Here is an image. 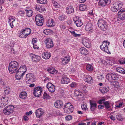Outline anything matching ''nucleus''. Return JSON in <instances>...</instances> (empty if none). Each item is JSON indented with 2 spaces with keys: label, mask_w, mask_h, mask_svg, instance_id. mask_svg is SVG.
<instances>
[{
  "label": "nucleus",
  "mask_w": 125,
  "mask_h": 125,
  "mask_svg": "<svg viewBox=\"0 0 125 125\" xmlns=\"http://www.w3.org/2000/svg\"><path fill=\"white\" fill-rule=\"evenodd\" d=\"M18 67V63L15 61H13L9 64V70L11 73H12L16 72Z\"/></svg>",
  "instance_id": "obj_1"
},
{
  "label": "nucleus",
  "mask_w": 125,
  "mask_h": 125,
  "mask_svg": "<svg viewBox=\"0 0 125 125\" xmlns=\"http://www.w3.org/2000/svg\"><path fill=\"white\" fill-rule=\"evenodd\" d=\"M119 76L117 73H108L106 75V78L110 83H113V80H116L119 78Z\"/></svg>",
  "instance_id": "obj_2"
},
{
  "label": "nucleus",
  "mask_w": 125,
  "mask_h": 125,
  "mask_svg": "<svg viewBox=\"0 0 125 125\" xmlns=\"http://www.w3.org/2000/svg\"><path fill=\"white\" fill-rule=\"evenodd\" d=\"M97 24L99 27L104 31L107 30L108 28L107 22L102 19L99 20Z\"/></svg>",
  "instance_id": "obj_3"
},
{
  "label": "nucleus",
  "mask_w": 125,
  "mask_h": 125,
  "mask_svg": "<svg viewBox=\"0 0 125 125\" xmlns=\"http://www.w3.org/2000/svg\"><path fill=\"white\" fill-rule=\"evenodd\" d=\"M123 5L122 2L119 1L116 2L114 4L111 8V10L113 12H116L120 9Z\"/></svg>",
  "instance_id": "obj_4"
},
{
  "label": "nucleus",
  "mask_w": 125,
  "mask_h": 125,
  "mask_svg": "<svg viewBox=\"0 0 125 125\" xmlns=\"http://www.w3.org/2000/svg\"><path fill=\"white\" fill-rule=\"evenodd\" d=\"M14 110V106L12 105H10L4 108L3 113L6 115H8L13 113Z\"/></svg>",
  "instance_id": "obj_5"
},
{
  "label": "nucleus",
  "mask_w": 125,
  "mask_h": 125,
  "mask_svg": "<svg viewBox=\"0 0 125 125\" xmlns=\"http://www.w3.org/2000/svg\"><path fill=\"white\" fill-rule=\"evenodd\" d=\"M110 44L109 42L104 41L102 42V44L100 46V48L102 50L108 53L110 52L108 50V46Z\"/></svg>",
  "instance_id": "obj_6"
},
{
  "label": "nucleus",
  "mask_w": 125,
  "mask_h": 125,
  "mask_svg": "<svg viewBox=\"0 0 125 125\" xmlns=\"http://www.w3.org/2000/svg\"><path fill=\"white\" fill-rule=\"evenodd\" d=\"M8 96L2 97L0 98V108H2L8 103Z\"/></svg>",
  "instance_id": "obj_7"
},
{
  "label": "nucleus",
  "mask_w": 125,
  "mask_h": 125,
  "mask_svg": "<svg viewBox=\"0 0 125 125\" xmlns=\"http://www.w3.org/2000/svg\"><path fill=\"white\" fill-rule=\"evenodd\" d=\"M36 24L38 26H41L43 24V19L40 15H37L35 17Z\"/></svg>",
  "instance_id": "obj_8"
},
{
  "label": "nucleus",
  "mask_w": 125,
  "mask_h": 125,
  "mask_svg": "<svg viewBox=\"0 0 125 125\" xmlns=\"http://www.w3.org/2000/svg\"><path fill=\"white\" fill-rule=\"evenodd\" d=\"M26 80L27 82V81L29 82H32L36 80V79L33 74L29 73L26 75Z\"/></svg>",
  "instance_id": "obj_9"
},
{
  "label": "nucleus",
  "mask_w": 125,
  "mask_h": 125,
  "mask_svg": "<svg viewBox=\"0 0 125 125\" xmlns=\"http://www.w3.org/2000/svg\"><path fill=\"white\" fill-rule=\"evenodd\" d=\"M42 90V88L39 86L35 88L34 89L33 94L36 97L40 96Z\"/></svg>",
  "instance_id": "obj_10"
},
{
  "label": "nucleus",
  "mask_w": 125,
  "mask_h": 125,
  "mask_svg": "<svg viewBox=\"0 0 125 125\" xmlns=\"http://www.w3.org/2000/svg\"><path fill=\"white\" fill-rule=\"evenodd\" d=\"M44 42L46 44V46L47 48H51L54 45L52 40L50 38L46 39Z\"/></svg>",
  "instance_id": "obj_11"
},
{
  "label": "nucleus",
  "mask_w": 125,
  "mask_h": 125,
  "mask_svg": "<svg viewBox=\"0 0 125 125\" xmlns=\"http://www.w3.org/2000/svg\"><path fill=\"white\" fill-rule=\"evenodd\" d=\"M85 30L88 33L92 32L93 31V29L92 24L90 23L87 24L85 26Z\"/></svg>",
  "instance_id": "obj_12"
},
{
  "label": "nucleus",
  "mask_w": 125,
  "mask_h": 125,
  "mask_svg": "<svg viewBox=\"0 0 125 125\" xmlns=\"http://www.w3.org/2000/svg\"><path fill=\"white\" fill-rule=\"evenodd\" d=\"M46 87L50 92L53 93L55 90V87L54 85L51 83H48L47 84Z\"/></svg>",
  "instance_id": "obj_13"
},
{
  "label": "nucleus",
  "mask_w": 125,
  "mask_h": 125,
  "mask_svg": "<svg viewBox=\"0 0 125 125\" xmlns=\"http://www.w3.org/2000/svg\"><path fill=\"white\" fill-rule=\"evenodd\" d=\"M118 14L120 19L123 20L125 19V10L121 9L118 12Z\"/></svg>",
  "instance_id": "obj_14"
},
{
  "label": "nucleus",
  "mask_w": 125,
  "mask_h": 125,
  "mask_svg": "<svg viewBox=\"0 0 125 125\" xmlns=\"http://www.w3.org/2000/svg\"><path fill=\"white\" fill-rule=\"evenodd\" d=\"M55 107L57 108H62L63 106L62 102L60 100H58L55 101L54 103Z\"/></svg>",
  "instance_id": "obj_15"
},
{
  "label": "nucleus",
  "mask_w": 125,
  "mask_h": 125,
  "mask_svg": "<svg viewBox=\"0 0 125 125\" xmlns=\"http://www.w3.org/2000/svg\"><path fill=\"white\" fill-rule=\"evenodd\" d=\"M70 82L69 79L68 78L67 76L63 74L62 75L61 80L62 83L63 84H67Z\"/></svg>",
  "instance_id": "obj_16"
},
{
  "label": "nucleus",
  "mask_w": 125,
  "mask_h": 125,
  "mask_svg": "<svg viewBox=\"0 0 125 125\" xmlns=\"http://www.w3.org/2000/svg\"><path fill=\"white\" fill-rule=\"evenodd\" d=\"M35 113L36 117L38 118H39L43 114L44 112L42 109L40 108L37 110Z\"/></svg>",
  "instance_id": "obj_17"
},
{
  "label": "nucleus",
  "mask_w": 125,
  "mask_h": 125,
  "mask_svg": "<svg viewBox=\"0 0 125 125\" xmlns=\"http://www.w3.org/2000/svg\"><path fill=\"white\" fill-rule=\"evenodd\" d=\"M83 43L86 47L89 48L91 47V44L89 39L87 38H84L83 40Z\"/></svg>",
  "instance_id": "obj_18"
},
{
  "label": "nucleus",
  "mask_w": 125,
  "mask_h": 125,
  "mask_svg": "<svg viewBox=\"0 0 125 125\" xmlns=\"http://www.w3.org/2000/svg\"><path fill=\"white\" fill-rule=\"evenodd\" d=\"M35 8L36 10L41 12H43L45 10V9L43 6L39 5H36Z\"/></svg>",
  "instance_id": "obj_19"
},
{
  "label": "nucleus",
  "mask_w": 125,
  "mask_h": 125,
  "mask_svg": "<svg viewBox=\"0 0 125 125\" xmlns=\"http://www.w3.org/2000/svg\"><path fill=\"white\" fill-rule=\"evenodd\" d=\"M26 66L24 65H23L20 67V68L17 71L22 73V74H23V75H24L26 71Z\"/></svg>",
  "instance_id": "obj_20"
},
{
  "label": "nucleus",
  "mask_w": 125,
  "mask_h": 125,
  "mask_svg": "<svg viewBox=\"0 0 125 125\" xmlns=\"http://www.w3.org/2000/svg\"><path fill=\"white\" fill-rule=\"evenodd\" d=\"M90 103L91 110L93 111L97 107V104L95 102L91 101V100L90 101Z\"/></svg>",
  "instance_id": "obj_21"
},
{
  "label": "nucleus",
  "mask_w": 125,
  "mask_h": 125,
  "mask_svg": "<svg viewBox=\"0 0 125 125\" xmlns=\"http://www.w3.org/2000/svg\"><path fill=\"white\" fill-rule=\"evenodd\" d=\"M110 2V0H100L99 3L100 6H105L107 4H109Z\"/></svg>",
  "instance_id": "obj_22"
},
{
  "label": "nucleus",
  "mask_w": 125,
  "mask_h": 125,
  "mask_svg": "<svg viewBox=\"0 0 125 125\" xmlns=\"http://www.w3.org/2000/svg\"><path fill=\"white\" fill-rule=\"evenodd\" d=\"M73 21L76 26L78 27H81L83 25V22L80 18H78L77 20H75V18L73 19Z\"/></svg>",
  "instance_id": "obj_23"
},
{
  "label": "nucleus",
  "mask_w": 125,
  "mask_h": 125,
  "mask_svg": "<svg viewBox=\"0 0 125 125\" xmlns=\"http://www.w3.org/2000/svg\"><path fill=\"white\" fill-rule=\"evenodd\" d=\"M70 58L69 56L68 55L64 57L62 61V63L63 64L65 65L68 63L70 61Z\"/></svg>",
  "instance_id": "obj_24"
},
{
  "label": "nucleus",
  "mask_w": 125,
  "mask_h": 125,
  "mask_svg": "<svg viewBox=\"0 0 125 125\" xmlns=\"http://www.w3.org/2000/svg\"><path fill=\"white\" fill-rule=\"evenodd\" d=\"M42 56L43 58L45 59H48L51 56L50 53L48 52H44L42 54Z\"/></svg>",
  "instance_id": "obj_25"
},
{
  "label": "nucleus",
  "mask_w": 125,
  "mask_h": 125,
  "mask_svg": "<svg viewBox=\"0 0 125 125\" xmlns=\"http://www.w3.org/2000/svg\"><path fill=\"white\" fill-rule=\"evenodd\" d=\"M30 55L33 61L36 62L39 61L40 60V56L36 55L32 53Z\"/></svg>",
  "instance_id": "obj_26"
},
{
  "label": "nucleus",
  "mask_w": 125,
  "mask_h": 125,
  "mask_svg": "<svg viewBox=\"0 0 125 125\" xmlns=\"http://www.w3.org/2000/svg\"><path fill=\"white\" fill-rule=\"evenodd\" d=\"M84 80L89 83H92L93 82V80L92 78L89 75H86V76L84 79Z\"/></svg>",
  "instance_id": "obj_27"
},
{
  "label": "nucleus",
  "mask_w": 125,
  "mask_h": 125,
  "mask_svg": "<svg viewBox=\"0 0 125 125\" xmlns=\"http://www.w3.org/2000/svg\"><path fill=\"white\" fill-rule=\"evenodd\" d=\"M55 22L52 19H49L48 22L47 23V25L48 27H52L54 26Z\"/></svg>",
  "instance_id": "obj_28"
},
{
  "label": "nucleus",
  "mask_w": 125,
  "mask_h": 125,
  "mask_svg": "<svg viewBox=\"0 0 125 125\" xmlns=\"http://www.w3.org/2000/svg\"><path fill=\"white\" fill-rule=\"evenodd\" d=\"M80 51L81 54L82 55H86L88 54V51L84 48H81L80 49Z\"/></svg>",
  "instance_id": "obj_29"
},
{
  "label": "nucleus",
  "mask_w": 125,
  "mask_h": 125,
  "mask_svg": "<svg viewBox=\"0 0 125 125\" xmlns=\"http://www.w3.org/2000/svg\"><path fill=\"white\" fill-rule=\"evenodd\" d=\"M99 90L100 92L104 94L107 92L109 90V89L108 87H100Z\"/></svg>",
  "instance_id": "obj_30"
},
{
  "label": "nucleus",
  "mask_w": 125,
  "mask_h": 125,
  "mask_svg": "<svg viewBox=\"0 0 125 125\" xmlns=\"http://www.w3.org/2000/svg\"><path fill=\"white\" fill-rule=\"evenodd\" d=\"M74 12L73 8L72 6L67 7L66 9V12L68 14L73 13Z\"/></svg>",
  "instance_id": "obj_31"
},
{
  "label": "nucleus",
  "mask_w": 125,
  "mask_h": 125,
  "mask_svg": "<svg viewBox=\"0 0 125 125\" xmlns=\"http://www.w3.org/2000/svg\"><path fill=\"white\" fill-rule=\"evenodd\" d=\"M73 107V106L72 105L71 103H67L65 104L64 105V106L63 107V109L64 110V111H67V109L69 108L70 107Z\"/></svg>",
  "instance_id": "obj_32"
},
{
  "label": "nucleus",
  "mask_w": 125,
  "mask_h": 125,
  "mask_svg": "<svg viewBox=\"0 0 125 125\" xmlns=\"http://www.w3.org/2000/svg\"><path fill=\"white\" fill-rule=\"evenodd\" d=\"M25 10L26 12V15L27 16L30 17L32 15L33 12L31 9L28 8L25 9Z\"/></svg>",
  "instance_id": "obj_33"
},
{
  "label": "nucleus",
  "mask_w": 125,
  "mask_h": 125,
  "mask_svg": "<svg viewBox=\"0 0 125 125\" xmlns=\"http://www.w3.org/2000/svg\"><path fill=\"white\" fill-rule=\"evenodd\" d=\"M20 73L17 71L16 73L15 77L16 79L18 80H20L21 78L22 77L23 75V74Z\"/></svg>",
  "instance_id": "obj_34"
},
{
  "label": "nucleus",
  "mask_w": 125,
  "mask_h": 125,
  "mask_svg": "<svg viewBox=\"0 0 125 125\" xmlns=\"http://www.w3.org/2000/svg\"><path fill=\"white\" fill-rule=\"evenodd\" d=\"M22 30L24 32L25 34L27 37L30 34L31 32V30L29 28H26L25 29Z\"/></svg>",
  "instance_id": "obj_35"
},
{
  "label": "nucleus",
  "mask_w": 125,
  "mask_h": 125,
  "mask_svg": "<svg viewBox=\"0 0 125 125\" xmlns=\"http://www.w3.org/2000/svg\"><path fill=\"white\" fill-rule=\"evenodd\" d=\"M116 70L118 72L121 73L125 74V70L121 67H118L116 68Z\"/></svg>",
  "instance_id": "obj_36"
},
{
  "label": "nucleus",
  "mask_w": 125,
  "mask_h": 125,
  "mask_svg": "<svg viewBox=\"0 0 125 125\" xmlns=\"http://www.w3.org/2000/svg\"><path fill=\"white\" fill-rule=\"evenodd\" d=\"M26 97L27 93L25 92H22L19 95L20 97L22 99H24L26 98Z\"/></svg>",
  "instance_id": "obj_37"
},
{
  "label": "nucleus",
  "mask_w": 125,
  "mask_h": 125,
  "mask_svg": "<svg viewBox=\"0 0 125 125\" xmlns=\"http://www.w3.org/2000/svg\"><path fill=\"white\" fill-rule=\"evenodd\" d=\"M92 65L90 64H87L86 65V68L87 70L90 72L92 71L93 70L94 68Z\"/></svg>",
  "instance_id": "obj_38"
},
{
  "label": "nucleus",
  "mask_w": 125,
  "mask_h": 125,
  "mask_svg": "<svg viewBox=\"0 0 125 125\" xmlns=\"http://www.w3.org/2000/svg\"><path fill=\"white\" fill-rule=\"evenodd\" d=\"M47 70L49 72L52 74H55L57 73V71L53 68H51L49 69H48Z\"/></svg>",
  "instance_id": "obj_39"
},
{
  "label": "nucleus",
  "mask_w": 125,
  "mask_h": 125,
  "mask_svg": "<svg viewBox=\"0 0 125 125\" xmlns=\"http://www.w3.org/2000/svg\"><path fill=\"white\" fill-rule=\"evenodd\" d=\"M67 109V111H64V112L65 113L70 114L72 113L73 110V107H70L69 108H68Z\"/></svg>",
  "instance_id": "obj_40"
},
{
  "label": "nucleus",
  "mask_w": 125,
  "mask_h": 125,
  "mask_svg": "<svg viewBox=\"0 0 125 125\" xmlns=\"http://www.w3.org/2000/svg\"><path fill=\"white\" fill-rule=\"evenodd\" d=\"M86 6L85 4H82L80 6L79 9L81 10L84 11L86 9Z\"/></svg>",
  "instance_id": "obj_41"
},
{
  "label": "nucleus",
  "mask_w": 125,
  "mask_h": 125,
  "mask_svg": "<svg viewBox=\"0 0 125 125\" xmlns=\"http://www.w3.org/2000/svg\"><path fill=\"white\" fill-rule=\"evenodd\" d=\"M19 37L20 38H26L27 37L26 35L25 34L23 30H22L20 32Z\"/></svg>",
  "instance_id": "obj_42"
},
{
  "label": "nucleus",
  "mask_w": 125,
  "mask_h": 125,
  "mask_svg": "<svg viewBox=\"0 0 125 125\" xmlns=\"http://www.w3.org/2000/svg\"><path fill=\"white\" fill-rule=\"evenodd\" d=\"M43 96V98L44 99H50L51 97L49 95V94H47V93L45 92H44Z\"/></svg>",
  "instance_id": "obj_43"
},
{
  "label": "nucleus",
  "mask_w": 125,
  "mask_h": 125,
  "mask_svg": "<svg viewBox=\"0 0 125 125\" xmlns=\"http://www.w3.org/2000/svg\"><path fill=\"white\" fill-rule=\"evenodd\" d=\"M105 108L107 109H108L111 107L110 103L108 101H106L104 103Z\"/></svg>",
  "instance_id": "obj_44"
},
{
  "label": "nucleus",
  "mask_w": 125,
  "mask_h": 125,
  "mask_svg": "<svg viewBox=\"0 0 125 125\" xmlns=\"http://www.w3.org/2000/svg\"><path fill=\"white\" fill-rule=\"evenodd\" d=\"M11 90L9 87H6L4 90V92L6 94H10Z\"/></svg>",
  "instance_id": "obj_45"
},
{
  "label": "nucleus",
  "mask_w": 125,
  "mask_h": 125,
  "mask_svg": "<svg viewBox=\"0 0 125 125\" xmlns=\"http://www.w3.org/2000/svg\"><path fill=\"white\" fill-rule=\"evenodd\" d=\"M38 3L41 4H45L47 3V0H37Z\"/></svg>",
  "instance_id": "obj_46"
},
{
  "label": "nucleus",
  "mask_w": 125,
  "mask_h": 125,
  "mask_svg": "<svg viewBox=\"0 0 125 125\" xmlns=\"http://www.w3.org/2000/svg\"><path fill=\"white\" fill-rule=\"evenodd\" d=\"M66 18V16L64 15H63L60 16L59 19L60 21H64L65 20Z\"/></svg>",
  "instance_id": "obj_47"
},
{
  "label": "nucleus",
  "mask_w": 125,
  "mask_h": 125,
  "mask_svg": "<svg viewBox=\"0 0 125 125\" xmlns=\"http://www.w3.org/2000/svg\"><path fill=\"white\" fill-rule=\"evenodd\" d=\"M71 33L74 37H80L81 35L80 34H77L75 33L74 31H70Z\"/></svg>",
  "instance_id": "obj_48"
},
{
  "label": "nucleus",
  "mask_w": 125,
  "mask_h": 125,
  "mask_svg": "<svg viewBox=\"0 0 125 125\" xmlns=\"http://www.w3.org/2000/svg\"><path fill=\"white\" fill-rule=\"evenodd\" d=\"M118 62L121 64L125 63V58H122L119 60Z\"/></svg>",
  "instance_id": "obj_49"
},
{
  "label": "nucleus",
  "mask_w": 125,
  "mask_h": 125,
  "mask_svg": "<svg viewBox=\"0 0 125 125\" xmlns=\"http://www.w3.org/2000/svg\"><path fill=\"white\" fill-rule=\"evenodd\" d=\"M116 118L119 121H122L123 120V118L120 114L117 115L116 116Z\"/></svg>",
  "instance_id": "obj_50"
},
{
  "label": "nucleus",
  "mask_w": 125,
  "mask_h": 125,
  "mask_svg": "<svg viewBox=\"0 0 125 125\" xmlns=\"http://www.w3.org/2000/svg\"><path fill=\"white\" fill-rule=\"evenodd\" d=\"M105 100V98H103L102 99L99 100L98 102V103L100 104H102L103 103H104Z\"/></svg>",
  "instance_id": "obj_51"
},
{
  "label": "nucleus",
  "mask_w": 125,
  "mask_h": 125,
  "mask_svg": "<svg viewBox=\"0 0 125 125\" xmlns=\"http://www.w3.org/2000/svg\"><path fill=\"white\" fill-rule=\"evenodd\" d=\"M18 14L21 16L23 17L25 14L24 12L22 10H20L18 12Z\"/></svg>",
  "instance_id": "obj_52"
},
{
  "label": "nucleus",
  "mask_w": 125,
  "mask_h": 125,
  "mask_svg": "<svg viewBox=\"0 0 125 125\" xmlns=\"http://www.w3.org/2000/svg\"><path fill=\"white\" fill-rule=\"evenodd\" d=\"M72 118V116L70 115H69L65 117L66 120L67 121L70 120H71Z\"/></svg>",
  "instance_id": "obj_53"
},
{
  "label": "nucleus",
  "mask_w": 125,
  "mask_h": 125,
  "mask_svg": "<svg viewBox=\"0 0 125 125\" xmlns=\"http://www.w3.org/2000/svg\"><path fill=\"white\" fill-rule=\"evenodd\" d=\"M9 20L8 22H10L12 20L13 21H12V22H14L15 21V18H13V17L12 16H10V17L9 18Z\"/></svg>",
  "instance_id": "obj_54"
},
{
  "label": "nucleus",
  "mask_w": 125,
  "mask_h": 125,
  "mask_svg": "<svg viewBox=\"0 0 125 125\" xmlns=\"http://www.w3.org/2000/svg\"><path fill=\"white\" fill-rule=\"evenodd\" d=\"M70 86L71 87H75L77 86V84L75 82H72L70 84Z\"/></svg>",
  "instance_id": "obj_55"
},
{
  "label": "nucleus",
  "mask_w": 125,
  "mask_h": 125,
  "mask_svg": "<svg viewBox=\"0 0 125 125\" xmlns=\"http://www.w3.org/2000/svg\"><path fill=\"white\" fill-rule=\"evenodd\" d=\"M81 107L82 109L83 110H86V109H87L86 105L84 104L83 105L82 104L81 105Z\"/></svg>",
  "instance_id": "obj_56"
},
{
  "label": "nucleus",
  "mask_w": 125,
  "mask_h": 125,
  "mask_svg": "<svg viewBox=\"0 0 125 125\" xmlns=\"http://www.w3.org/2000/svg\"><path fill=\"white\" fill-rule=\"evenodd\" d=\"M53 5L56 8H59L60 7V5L56 2H55L53 3Z\"/></svg>",
  "instance_id": "obj_57"
},
{
  "label": "nucleus",
  "mask_w": 125,
  "mask_h": 125,
  "mask_svg": "<svg viewBox=\"0 0 125 125\" xmlns=\"http://www.w3.org/2000/svg\"><path fill=\"white\" fill-rule=\"evenodd\" d=\"M37 39L36 38H33L32 40L31 43L32 44H35L37 42Z\"/></svg>",
  "instance_id": "obj_58"
},
{
  "label": "nucleus",
  "mask_w": 125,
  "mask_h": 125,
  "mask_svg": "<svg viewBox=\"0 0 125 125\" xmlns=\"http://www.w3.org/2000/svg\"><path fill=\"white\" fill-rule=\"evenodd\" d=\"M50 30L48 29L45 30L43 31L44 33L46 35H48L49 33Z\"/></svg>",
  "instance_id": "obj_59"
},
{
  "label": "nucleus",
  "mask_w": 125,
  "mask_h": 125,
  "mask_svg": "<svg viewBox=\"0 0 125 125\" xmlns=\"http://www.w3.org/2000/svg\"><path fill=\"white\" fill-rule=\"evenodd\" d=\"M29 119V118L28 117L25 116H24L23 117L22 119L23 120H24L25 121H27Z\"/></svg>",
  "instance_id": "obj_60"
},
{
  "label": "nucleus",
  "mask_w": 125,
  "mask_h": 125,
  "mask_svg": "<svg viewBox=\"0 0 125 125\" xmlns=\"http://www.w3.org/2000/svg\"><path fill=\"white\" fill-rule=\"evenodd\" d=\"M98 79L99 80H101L104 79V77L102 75H99L98 76Z\"/></svg>",
  "instance_id": "obj_61"
},
{
  "label": "nucleus",
  "mask_w": 125,
  "mask_h": 125,
  "mask_svg": "<svg viewBox=\"0 0 125 125\" xmlns=\"http://www.w3.org/2000/svg\"><path fill=\"white\" fill-rule=\"evenodd\" d=\"M33 48L35 49H37L39 48V47L37 46V45H36L35 44H33Z\"/></svg>",
  "instance_id": "obj_62"
},
{
  "label": "nucleus",
  "mask_w": 125,
  "mask_h": 125,
  "mask_svg": "<svg viewBox=\"0 0 125 125\" xmlns=\"http://www.w3.org/2000/svg\"><path fill=\"white\" fill-rule=\"evenodd\" d=\"M104 105H99L98 106V108L99 109H103L104 108Z\"/></svg>",
  "instance_id": "obj_63"
},
{
  "label": "nucleus",
  "mask_w": 125,
  "mask_h": 125,
  "mask_svg": "<svg viewBox=\"0 0 125 125\" xmlns=\"http://www.w3.org/2000/svg\"><path fill=\"white\" fill-rule=\"evenodd\" d=\"M60 27L61 29H65V27L63 25L61 24L60 25Z\"/></svg>",
  "instance_id": "obj_64"
}]
</instances>
